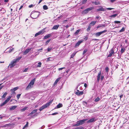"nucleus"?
I'll use <instances>...</instances> for the list:
<instances>
[{
  "instance_id": "9",
  "label": "nucleus",
  "mask_w": 129,
  "mask_h": 129,
  "mask_svg": "<svg viewBox=\"0 0 129 129\" xmlns=\"http://www.w3.org/2000/svg\"><path fill=\"white\" fill-rule=\"evenodd\" d=\"M109 54L108 55V57H111L112 55L114 54V52L113 49H111L109 52Z\"/></svg>"
},
{
  "instance_id": "39",
  "label": "nucleus",
  "mask_w": 129,
  "mask_h": 129,
  "mask_svg": "<svg viewBox=\"0 0 129 129\" xmlns=\"http://www.w3.org/2000/svg\"><path fill=\"white\" fill-rule=\"evenodd\" d=\"M18 87H14L13 89H12L13 90L15 91L17 90L18 89Z\"/></svg>"
},
{
  "instance_id": "17",
  "label": "nucleus",
  "mask_w": 129,
  "mask_h": 129,
  "mask_svg": "<svg viewBox=\"0 0 129 129\" xmlns=\"http://www.w3.org/2000/svg\"><path fill=\"white\" fill-rule=\"evenodd\" d=\"M59 26V25H54L52 28V29H57Z\"/></svg>"
},
{
  "instance_id": "13",
  "label": "nucleus",
  "mask_w": 129,
  "mask_h": 129,
  "mask_svg": "<svg viewBox=\"0 0 129 129\" xmlns=\"http://www.w3.org/2000/svg\"><path fill=\"white\" fill-rule=\"evenodd\" d=\"M83 93V91H80L79 92H75V94L77 95L80 96L82 95Z\"/></svg>"
},
{
  "instance_id": "41",
  "label": "nucleus",
  "mask_w": 129,
  "mask_h": 129,
  "mask_svg": "<svg viewBox=\"0 0 129 129\" xmlns=\"http://www.w3.org/2000/svg\"><path fill=\"white\" fill-rule=\"evenodd\" d=\"M76 53V52H74L71 55V58H73L74 56L75 55Z\"/></svg>"
},
{
  "instance_id": "47",
  "label": "nucleus",
  "mask_w": 129,
  "mask_h": 129,
  "mask_svg": "<svg viewBox=\"0 0 129 129\" xmlns=\"http://www.w3.org/2000/svg\"><path fill=\"white\" fill-rule=\"evenodd\" d=\"M87 51V49H85L84 51H83V54H85L86 53V52Z\"/></svg>"
},
{
  "instance_id": "16",
  "label": "nucleus",
  "mask_w": 129,
  "mask_h": 129,
  "mask_svg": "<svg viewBox=\"0 0 129 129\" xmlns=\"http://www.w3.org/2000/svg\"><path fill=\"white\" fill-rule=\"evenodd\" d=\"M52 36L51 34H47V35H46L44 37V39H47L48 38L50 37L51 36Z\"/></svg>"
},
{
  "instance_id": "46",
  "label": "nucleus",
  "mask_w": 129,
  "mask_h": 129,
  "mask_svg": "<svg viewBox=\"0 0 129 129\" xmlns=\"http://www.w3.org/2000/svg\"><path fill=\"white\" fill-rule=\"evenodd\" d=\"M114 23L115 24V23L118 24V23H120V21H114Z\"/></svg>"
},
{
  "instance_id": "3",
  "label": "nucleus",
  "mask_w": 129,
  "mask_h": 129,
  "mask_svg": "<svg viewBox=\"0 0 129 129\" xmlns=\"http://www.w3.org/2000/svg\"><path fill=\"white\" fill-rule=\"evenodd\" d=\"M35 81V78H34L32 80L26 87V89L28 90L31 88L33 87V85L34 84Z\"/></svg>"
},
{
  "instance_id": "49",
  "label": "nucleus",
  "mask_w": 129,
  "mask_h": 129,
  "mask_svg": "<svg viewBox=\"0 0 129 129\" xmlns=\"http://www.w3.org/2000/svg\"><path fill=\"white\" fill-rule=\"evenodd\" d=\"M114 8H106V9H105L106 10H111L112 9H113Z\"/></svg>"
},
{
  "instance_id": "29",
  "label": "nucleus",
  "mask_w": 129,
  "mask_h": 129,
  "mask_svg": "<svg viewBox=\"0 0 129 129\" xmlns=\"http://www.w3.org/2000/svg\"><path fill=\"white\" fill-rule=\"evenodd\" d=\"M117 14H115L113 15H111L110 16V17L112 18H114L117 16Z\"/></svg>"
},
{
  "instance_id": "37",
  "label": "nucleus",
  "mask_w": 129,
  "mask_h": 129,
  "mask_svg": "<svg viewBox=\"0 0 129 129\" xmlns=\"http://www.w3.org/2000/svg\"><path fill=\"white\" fill-rule=\"evenodd\" d=\"M38 65H37V67H41V65L42 64V63L41 62H39L38 63Z\"/></svg>"
},
{
  "instance_id": "50",
  "label": "nucleus",
  "mask_w": 129,
  "mask_h": 129,
  "mask_svg": "<svg viewBox=\"0 0 129 129\" xmlns=\"http://www.w3.org/2000/svg\"><path fill=\"white\" fill-rule=\"evenodd\" d=\"M28 69V68H26L23 71V72H27Z\"/></svg>"
},
{
  "instance_id": "55",
  "label": "nucleus",
  "mask_w": 129,
  "mask_h": 129,
  "mask_svg": "<svg viewBox=\"0 0 129 129\" xmlns=\"http://www.w3.org/2000/svg\"><path fill=\"white\" fill-rule=\"evenodd\" d=\"M87 0H83V3H86Z\"/></svg>"
},
{
  "instance_id": "11",
  "label": "nucleus",
  "mask_w": 129,
  "mask_h": 129,
  "mask_svg": "<svg viewBox=\"0 0 129 129\" xmlns=\"http://www.w3.org/2000/svg\"><path fill=\"white\" fill-rule=\"evenodd\" d=\"M44 33V32L43 30H41L38 33H36L35 35V37H37V36L39 35H43Z\"/></svg>"
},
{
  "instance_id": "42",
  "label": "nucleus",
  "mask_w": 129,
  "mask_h": 129,
  "mask_svg": "<svg viewBox=\"0 0 129 129\" xmlns=\"http://www.w3.org/2000/svg\"><path fill=\"white\" fill-rule=\"evenodd\" d=\"M125 50V49L124 48H121V51H120L121 52V53H123V52Z\"/></svg>"
},
{
  "instance_id": "53",
  "label": "nucleus",
  "mask_w": 129,
  "mask_h": 129,
  "mask_svg": "<svg viewBox=\"0 0 129 129\" xmlns=\"http://www.w3.org/2000/svg\"><path fill=\"white\" fill-rule=\"evenodd\" d=\"M51 58V57H49L48 58H47L48 60H49V61L52 60V59H50Z\"/></svg>"
},
{
  "instance_id": "27",
  "label": "nucleus",
  "mask_w": 129,
  "mask_h": 129,
  "mask_svg": "<svg viewBox=\"0 0 129 129\" xmlns=\"http://www.w3.org/2000/svg\"><path fill=\"white\" fill-rule=\"evenodd\" d=\"M84 128L83 127L81 126H79L77 127L76 128H74V129H83Z\"/></svg>"
},
{
  "instance_id": "22",
  "label": "nucleus",
  "mask_w": 129,
  "mask_h": 129,
  "mask_svg": "<svg viewBox=\"0 0 129 129\" xmlns=\"http://www.w3.org/2000/svg\"><path fill=\"white\" fill-rule=\"evenodd\" d=\"M96 21H92L89 24V25H90L91 26V25H95V24L96 23Z\"/></svg>"
},
{
  "instance_id": "59",
  "label": "nucleus",
  "mask_w": 129,
  "mask_h": 129,
  "mask_svg": "<svg viewBox=\"0 0 129 129\" xmlns=\"http://www.w3.org/2000/svg\"><path fill=\"white\" fill-rule=\"evenodd\" d=\"M33 5H29V7L30 8H31L32 7H33Z\"/></svg>"
},
{
  "instance_id": "7",
  "label": "nucleus",
  "mask_w": 129,
  "mask_h": 129,
  "mask_svg": "<svg viewBox=\"0 0 129 129\" xmlns=\"http://www.w3.org/2000/svg\"><path fill=\"white\" fill-rule=\"evenodd\" d=\"M94 9V7H89L88 8H87L84 10L82 12L83 14H87L88 12L92 10V9Z\"/></svg>"
},
{
  "instance_id": "35",
  "label": "nucleus",
  "mask_w": 129,
  "mask_h": 129,
  "mask_svg": "<svg viewBox=\"0 0 129 129\" xmlns=\"http://www.w3.org/2000/svg\"><path fill=\"white\" fill-rule=\"evenodd\" d=\"M108 67H106L105 69V72L106 73H107V74L108 73Z\"/></svg>"
},
{
  "instance_id": "54",
  "label": "nucleus",
  "mask_w": 129,
  "mask_h": 129,
  "mask_svg": "<svg viewBox=\"0 0 129 129\" xmlns=\"http://www.w3.org/2000/svg\"><path fill=\"white\" fill-rule=\"evenodd\" d=\"M110 1L111 3H113L115 1H116V0H110Z\"/></svg>"
},
{
  "instance_id": "2",
  "label": "nucleus",
  "mask_w": 129,
  "mask_h": 129,
  "mask_svg": "<svg viewBox=\"0 0 129 129\" xmlns=\"http://www.w3.org/2000/svg\"><path fill=\"white\" fill-rule=\"evenodd\" d=\"M21 58V57H20L14 59L13 61L11 62L10 64H9V67L11 68L15 66L16 64V63Z\"/></svg>"
},
{
  "instance_id": "34",
  "label": "nucleus",
  "mask_w": 129,
  "mask_h": 129,
  "mask_svg": "<svg viewBox=\"0 0 129 129\" xmlns=\"http://www.w3.org/2000/svg\"><path fill=\"white\" fill-rule=\"evenodd\" d=\"M60 79L59 78H58L55 81L54 83V84L55 85L59 81V80Z\"/></svg>"
},
{
  "instance_id": "48",
  "label": "nucleus",
  "mask_w": 129,
  "mask_h": 129,
  "mask_svg": "<svg viewBox=\"0 0 129 129\" xmlns=\"http://www.w3.org/2000/svg\"><path fill=\"white\" fill-rule=\"evenodd\" d=\"M14 50V48H12L11 49H10L9 51L8 52H9V53H10L11 52H12Z\"/></svg>"
},
{
  "instance_id": "24",
  "label": "nucleus",
  "mask_w": 129,
  "mask_h": 129,
  "mask_svg": "<svg viewBox=\"0 0 129 129\" xmlns=\"http://www.w3.org/2000/svg\"><path fill=\"white\" fill-rule=\"evenodd\" d=\"M82 41H78L76 45V46H78L82 42Z\"/></svg>"
},
{
  "instance_id": "31",
  "label": "nucleus",
  "mask_w": 129,
  "mask_h": 129,
  "mask_svg": "<svg viewBox=\"0 0 129 129\" xmlns=\"http://www.w3.org/2000/svg\"><path fill=\"white\" fill-rule=\"evenodd\" d=\"M125 29V28L124 27H123L120 30L119 32H118V33H121L124 31Z\"/></svg>"
},
{
  "instance_id": "44",
  "label": "nucleus",
  "mask_w": 129,
  "mask_h": 129,
  "mask_svg": "<svg viewBox=\"0 0 129 129\" xmlns=\"http://www.w3.org/2000/svg\"><path fill=\"white\" fill-rule=\"evenodd\" d=\"M91 26L90 25H89L87 28V30L88 31H89V30L90 29V28L91 27Z\"/></svg>"
},
{
  "instance_id": "64",
  "label": "nucleus",
  "mask_w": 129,
  "mask_h": 129,
  "mask_svg": "<svg viewBox=\"0 0 129 129\" xmlns=\"http://www.w3.org/2000/svg\"><path fill=\"white\" fill-rule=\"evenodd\" d=\"M38 105H36L35 107V108H36L38 107Z\"/></svg>"
},
{
  "instance_id": "43",
  "label": "nucleus",
  "mask_w": 129,
  "mask_h": 129,
  "mask_svg": "<svg viewBox=\"0 0 129 129\" xmlns=\"http://www.w3.org/2000/svg\"><path fill=\"white\" fill-rule=\"evenodd\" d=\"M21 94H18L17 95L16 97L18 100L19 99V98L21 96Z\"/></svg>"
},
{
  "instance_id": "57",
  "label": "nucleus",
  "mask_w": 129,
  "mask_h": 129,
  "mask_svg": "<svg viewBox=\"0 0 129 129\" xmlns=\"http://www.w3.org/2000/svg\"><path fill=\"white\" fill-rule=\"evenodd\" d=\"M45 127V126L44 125L43 126H42L41 128H40L39 129H40V128H41V129H43Z\"/></svg>"
},
{
  "instance_id": "20",
  "label": "nucleus",
  "mask_w": 129,
  "mask_h": 129,
  "mask_svg": "<svg viewBox=\"0 0 129 129\" xmlns=\"http://www.w3.org/2000/svg\"><path fill=\"white\" fill-rule=\"evenodd\" d=\"M105 25L103 24H99L97 27V28H98L100 27H105Z\"/></svg>"
},
{
  "instance_id": "23",
  "label": "nucleus",
  "mask_w": 129,
  "mask_h": 129,
  "mask_svg": "<svg viewBox=\"0 0 129 129\" xmlns=\"http://www.w3.org/2000/svg\"><path fill=\"white\" fill-rule=\"evenodd\" d=\"M52 49V47H49L47 49V51L46 52V53L48 52H49Z\"/></svg>"
},
{
  "instance_id": "26",
  "label": "nucleus",
  "mask_w": 129,
  "mask_h": 129,
  "mask_svg": "<svg viewBox=\"0 0 129 129\" xmlns=\"http://www.w3.org/2000/svg\"><path fill=\"white\" fill-rule=\"evenodd\" d=\"M10 91L11 93V94L12 95H13L14 94H15L16 93L15 91L13 90H12V89L10 90Z\"/></svg>"
},
{
  "instance_id": "15",
  "label": "nucleus",
  "mask_w": 129,
  "mask_h": 129,
  "mask_svg": "<svg viewBox=\"0 0 129 129\" xmlns=\"http://www.w3.org/2000/svg\"><path fill=\"white\" fill-rule=\"evenodd\" d=\"M12 96H8V98L5 101V102L7 103L12 98Z\"/></svg>"
},
{
  "instance_id": "36",
  "label": "nucleus",
  "mask_w": 129,
  "mask_h": 129,
  "mask_svg": "<svg viewBox=\"0 0 129 129\" xmlns=\"http://www.w3.org/2000/svg\"><path fill=\"white\" fill-rule=\"evenodd\" d=\"M43 9L44 10H47L48 9V7L46 5H44L43 7Z\"/></svg>"
},
{
  "instance_id": "38",
  "label": "nucleus",
  "mask_w": 129,
  "mask_h": 129,
  "mask_svg": "<svg viewBox=\"0 0 129 129\" xmlns=\"http://www.w3.org/2000/svg\"><path fill=\"white\" fill-rule=\"evenodd\" d=\"M6 103L4 101V102L1 104L0 105L1 107L3 106H4Z\"/></svg>"
},
{
  "instance_id": "6",
  "label": "nucleus",
  "mask_w": 129,
  "mask_h": 129,
  "mask_svg": "<svg viewBox=\"0 0 129 129\" xmlns=\"http://www.w3.org/2000/svg\"><path fill=\"white\" fill-rule=\"evenodd\" d=\"M37 109H35L33 110L28 115V116H31L33 115L34 116L37 115L38 113H37Z\"/></svg>"
},
{
  "instance_id": "61",
  "label": "nucleus",
  "mask_w": 129,
  "mask_h": 129,
  "mask_svg": "<svg viewBox=\"0 0 129 129\" xmlns=\"http://www.w3.org/2000/svg\"><path fill=\"white\" fill-rule=\"evenodd\" d=\"M23 7V6H21L20 8H19V10H20V9H21V8H22Z\"/></svg>"
},
{
  "instance_id": "12",
  "label": "nucleus",
  "mask_w": 129,
  "mask_h": 129,
  "mask_svg": "<svg viewBox=\"0 0 129 129\" xmlns=\"http://www.w3.org/2000/svg\"><path fill=\"white\" fill-rule=\"evenodd\" d=\"M31 48L27 49L23 53L24 55H25L29 52L31 50Z\"/></svg>"
},
{
  "instance_id": "62",
  "label": "nucleus",
  "mask_w": 129,
  "mask_h": 129,
  "mask_svg": "<svg viewBox=\"0 0 129 129\" xmlns=\"http://www.w3.org/2000/svg\"><path fill=\"white\" fill-rule=\"evenodd\" d=\"M87 86V84H86L85 83L84 84V86H85V87H86Z\"/></svg>"
},
{
  "instance_id": "25",
  "label": "nucleus",
  "mask_w": 129,
  "mask_h": 129,
  "mask_svg": "<svg viewBox=\"0 0 129 129\" xmlns=\"http://www.w3.org/2000/svg\"><path fill=\"white\" fill-rule=\"evenodd\" d=\"M28 109V107H24L23 108H22L21 109V110L22 111H24L25 110H27Z\"/></svg>"
},
{
  "instance_id": "52",
  "label": "nucleus",
  "mask_w": 129,
  "mask_h": 129,
  "mask_svg": "<svg viewBox=\"0 0 129 129\" xmlns=\"http://www.w3.org/2000/svg\"><path fill=\"white\" fill-rule=\"evenodd\" d=\"M64 68H64V67L59 68L58 69V70L59 71H61V70H62L63 69H64Z\"/></svg>"
},
{
  "instance_id": "28",
  "label": "nucleus",
  "mask_w": 129,
  "mask_h": 129,
  "mask_svg": "<svg viewBox=\"0 0 129 129\" xmlns=\"http://www.w3.org/2000/svg\"><path fill=\"white\" fill-rule=\"evenodd\" d=\"M84 128L83 127L81 126H79L77 127L76 128H74V129H83Z\"/></svg>"
},
{
  "instance_id": "32",
  "label": "nucleus",
  "mask_w": 129,
  "mask_h": 129,
  "mask_svg": "<svg viewBox=\"0 0 129 129\" xmlns=\"http://www.w3.org/2000/svg\"><path fill=\"white\" fill-rule=\"evenodd\" d=\"M62 104H59L57 106V108H59L61 107H62Z\"/></svg>"
},
{
  "instance_id": "58",
  "label": "nucleus",
  "mask_w": 129,
  "mask_h": 129,
  "mask_svg": "<svg viewBox=\"0 0 129 129\" xmlns=\"http://www.w3.org/2000/svg\"><path fill=\"white\" fill-rule=\"evenodd\" d=\"M104 77L102 75L101 77V80H103L104 78Z\"/></svg>"
},
{
  "instance_id": "60",
  "label": "nucleus",
  "mask_w": 129,
  "mask_h": 129,
  "mask_svg": "<svg viewBox=\"0 0 129 129\" xmlns=\"http://www.w3.org/2000/svg\"><path fill=\"white\" fill-rule=\"evenodd\" d=\"M8 1H9L8 0H5L4 2H8Z\"/></svg>"
},
{
  "instance_id": "40",
  "label": "nucleus",
  "mask_w": 129,
  "mask_h": 129,
  "mask_svg": "<svg viewBox=\"0 0 129 129\" xmlns=\"http://www.w3.org/2000/svg\"><path fill=\"white\" fill-rule=\"evenodd\" d=\"M80 30L79 29H78L77 30V31L75 33V35H76L78 34V33L80 31Z\"/></svg>"
},
{
  "instance_id": "63",
  "label": "nucleus",
  "mask_w": 129,
  "mask_h": 129,
  "mask_svg": "<svg viewBox=\"0 0 129 129\" xmlns=\"http://www.w3.org/2000/svg\"><path fill=\"white\" fill-rule=\"evenodd\" d=\"M83 102L85 103L86 105H87V103L85 101H84Z\"/></svg>"
},
{
  "instance_id": "14",
  "label": "nucleus",
  "mask_w": 129,
  "mask_h": 129,
  "mask_svg": "<svg viewBox=\"0 0 129 129\" xmlns=\"http://www.w3.org/2000/svg\"><path fill=\"white\" fill-rule=\"evenodd\" d=\"M106 11V10L104 9L102 7H101V8H99V9H97L96 10V11L97 12H99L100 11Z\"/></svg>"
},
{
  "instance_id": "45",
  "label": "nucleus",
  "mask_w": 129,
  "mask_h": 129,
  "mask_svg": "<svg viewBox=\"0 0 129 129\" xmlns=\"http://www.w3.org/2000/svg\"><path fill=\"white\" fill-rule=\"evenodd\" d=\"M100 100V98L98 97L97 98L94 100V101L95 102H97L99 101Z\"/></svg>"
},
{
  "instance_id": "1",
  "label": "nucleus",
  "mask_w": 129,
  "mask_h": 129,
  "mask_svg": "<svg viewBox=\"0 0 129 129\" xmlns=\"http://www.w3.org/2000/svg\"><path fill=\"white\" fill-rule=\"evenodd\" d=\"M87 120V119H84L79 120L76 122V123L73 125V126H80L84 124L86 121Z\"/></svg>"
},
{
  "instance_id": "18",
  "label": "nucleus",
  "mask_w": 129,
  "mask_h": 129,
  "mask_svg": "<svg viewBox=\"0 0 129 129\" xmlns=\"http://www.w3.org/2000/svg\"><path fill=\"white\" fill-rule=\"evenodd\" d=\"M101 71H100L98 74V76H97V80L98 81H99L100 80V77H101Z\"/></svg>"
},
{
  "instance_id": "10",
  "label": "nucleus",
  "mask_w": 129,
  "mask_h": 129,
  "mask_svg": "<svg viewBox=\"0 0 129 129\" xmlns=\"http://www.w3.org/2000/svg\"><path fill=\"white\" fill-rule=\"evenodd\" d=\"M92 4L96 5H100L101 4L100 2L98 0H97L95 2H92Z\"/></svg>"
},
{
  "instance_id": "30",
  "label": "nucleus",
  "mask_w": 129,
  "mask_h": 129,
  "mask_svg": "<svg viewBox=\"0 0 129 129\" xmlns=\"http://www.w3.org/2000/svg\"><path fill=\"white\" fill-rule=\"evenodd\" d=\"M28 122H26V124L24 126V127L23 128V129H24L26 127H27L28 126Z\"/></svg>"
},
{
  "instance_id": "33",
  "label": "nucleus",
  "mask_w": 129,
  "mask_h": 129,
  "mask_svg": "<svg viewBox=\"0 0 129 129\" xmlns=\"http://www.w3.org/2000/svg\"><path fill=\"white\" fill-rule=\"evenodd\" d=\"M7 93L6 92H5L4 93L3 95L2 96V98H5L6 96Z\"/></svg>"
},
{
  "instance_id": "4",
  "label": "nucleus",
  "mask_w": 129,
  "mask_h": 129,
  "mask_svg": "<svg viewBox=\"0 0 129 129\" xmlns=\"http://www.w3.org/2000/svg\"><path fill=\"white\" fill-rule=\"evenodd\" d=\"M53 101L52 100H51L49 102L46 103L45 105L42 106L39 109L40 111H41L43 110V109L47 108L52 103Z\"/></svg>"
},
{
  "instance_id": "56",
  "label": "nucleus",
  "mask_w": 129,
  "mask_h": 129,
  "mask_svg": "<svg viewBox=\"0 0 129 129\" xmlns=\"http://www.w3.org/2000/svg\"><path fill=\"white\" fill-rule=\"evenodd\" d=\"M57 114H58V113H52V115H56Z\"/></svg>"
},
{
  "instance_id": "51",
  "label": "nucleus",
  "mask_w": 129,
  "mask_h": 129,
  "mask_svg": "<svg viewBox=\"0 0 129 129\" xmlns=\"http://www.w3.org/2000/svg\"><path fill=\"white\" fill-rule=\"evenodd\" d=\"M50 40H51V39H49L46 42V44H48L50 41Z\"/></svg>"
},
{
  "instance_id": "5",
  "label": "nucleus",
  "mask_w": 129,
  "mask_h": 129,
  "mask_svg": "<svg viewBox=\"0 0 129 129\" xmlns=\"http://www.w3.org/2000/svg\"><path fill=\"white\" fill-rule=\"evenodd\" d=\"M39 15L40 14L38 12H32L31 17L33 19H36L38 17Z\"/></svg>"
},
{
  "instance_id": "8",
  "label": "nucleus",
  "mask_w": 129,
  "mask_h": 129,
  "mask_svg": "<svg viewBox=\"0 0 129 129\" xmlns=\"http://www.w3.org/2000/svg\"><path fill=\"white\" fill-rule=\"evenodd\" d=\"M106 30H104V31H100V32H97L95 34V36L96 37H99L100 36V35H101L103 33L106 32Z\"/></svg>"
},
{
  "instance_id": "21",
  "label": "nucleus",
  "mask_w": 129,
  "mask_h": 129,
  "mask_svg": "<svg viewBox=\"0 0 129 129\" xmlns=\"http://www.w3.org/2000/svg\"><path fill=\"white\" fill-rule=\"evenodd\" d=\"M17 107V106H12L10 108V110H14Z\"/></svg>"
},
{
  "instance_id": "19",
  "label": "nucleus",
  "mask_w": 129,
  "mask_h": 129,
  "mask_svg": "<svg viewBox=\"0 0 129 129\" xmlns=\"http://www.w3.org/2000/svg\"><path fill=\"white\" fill-rule=\"evenodd\" d=\"M96 121V119L94 118H92L90 119L88 121V122H94Z\"/></svg>"
}]
</instances>
